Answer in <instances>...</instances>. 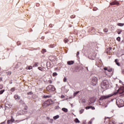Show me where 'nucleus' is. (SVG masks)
<instances>
[{
    "label": "nucleus",
    "mask_w": 124,
    "mask_h": 124,
    "mask_svg": "<svg viewBox=\"0 0 124 124\" xmlns=\"http://www.w3.org/2000/svg\"><path fill=\"white\" fill-rule=\"evenodd\" d=\"M118 26H119L120 27H123V26H124V23H118Z\"/></svg>",
    "instance_id": "nucleus-19"
},
{
    "label": "nucleus",
    "mask_w": 124,
    "mask_h": 124,
    "mask_svg": "<svg viewBox=\"0 0 124 124\" xmlns=\"http://www.w3.org/2000/svg\"><path fill=\"white\" fill-rule=\"evenodd\" d=\"M62 98H64V96L63 95H62L61 96Z\"/></svg>",
    "instance_id": "nucleus-52"
},
{
    "label": "nucleus",
    "mask_w": 124,
    "mask_h": 124,
    "mask_svg": "<svg viewBox=\"0 0 124 124\" xmlns=\"http://www.w3.org/2000/svg\"><path fill=\"white\" fill-rule=\"evenodd\" d=\"M92 85L93 86H95L97 84V78L96 77H94L92 78Z\"/></svg>",
    "instance_id": "nucleus-6"
},
{
    "label": "nucleus",
    "mask_w": 124,
    "mask_h": 124,
    "mask_svg": "<svg viewBox=\"0 0 124 124\" xmlns=\"http://www.w3.org/2000/svg\"><path fill=\"white\" fill-rule=\"evenodd\" d=\"M5 90H2L0 91V94H2L4 93Z\"/></svg>",
    "instance_id": "nucleus-20"
},
{
    "label": "nucleus",
    "mask_w": 124,
    "mask_h": 124,
    "mask_svg": "<svg viewBox=\"0 0 124 124\" xmlns=\"http://www.w3.org/2000/svg\"><path fill=\"white\" fill-rule=\"evenodd\" d=\"M104 70H108V68H107V67H104Z\"/></svg>",
    "instance_id": "nucleus-46"
},
{
    "label": "nucleus",
    "mask_w": 124,
    "mask_h": 124,
    "mask_svg": "<svg viewBox=\"0 0 124 124\" xmlns=\"http://www.w3.org/2000/svg\"><path fill=\"white\" fill-rule=\"evenodd\" d=\"M92 60H93V59H92Z\"/></svg>",
    "instance_id": "nucleus-64"
},
{
    "label": "nucleus",
    "mask_w": 124,
    "mask_h": 124,
    "mask_svg": "<svg viewBox=\"0 0 124 124\" xmlns=\"http://www.w3.org/2000/svg\"><path fill=\"white\" fill-rule=\"evenodd\" d=\"M79 91H77L76 92H75L74 93V96H76V95H77V94H78V93H79Z\"/></svg>",
    "instance_id": "nucleus-17"
},
{
    "label": "nucleus",
    "mask_w": 124,
    "mask_h": 124,
    "mask_svg": "<svg viewBox=\"0 0 124 124\" xmlns=\"http://www.w3.org/2000/svg\"><path fill=\"white\" fill-rule=\"evenodd\" d=\"M109 97H110V95H103V96H102L99 100H103L104 99H107L108 98H109Z\"/></svg>",
    "instance_id": "nucleus-7"
},
{
    "label": "nucleus",
    "mask_w": 124,
    "mask_h": 124,
    "mask_svg": "<svg viewBox=\"0 0 124 124\" xmlns=\"http://www.w3.org/2000/svg\"><path fill=\"white\" fill-rule=\"evenodd\" d=\"M28 69H29V70L31 69H32V66H30L28 67Z\"/></svg>",
    "instance_id": "nucleus-38"
},
{
    "label": "nucleus",
    "mask_w": 124,
    "mask_h": 124,
    "mask_svg": "<svg viewBox=\"0 0 124 124\" xmlns=\"http://www.w3.org/2000/svg\"><path fill=\"white\" fill-rule=\"evenodd\" d=\"M112 68L110 69H108V72H112Z\"/></svg>",
    "instance_id": "nucleus-33"
},
{
    "label": "nucleus",
    "mask_w": 124,
    "mask_h": 124,
    "mask_svg": "<svg viewBox=\"0 0 124 124\" xmlns=\"http://www.w3.org/2000/svg\"><path fill=\"white\" fill-rule=\"evenodd\" d=\"M75 122L76 123L79 124V123H80V121H79V119H78V118H76L75 120Z\"/></svg>",
    "instance_id": "nucleus-14"
},
{
    "label": "nucleus",
    "mask_w": 124,
    "mask_h": 124,
    "mask_svg": "<svg viewBox=\"0 0 124 124\" xmlns=\"http://www.w3.org/2000/svg\"><path fill=\"white\" fill-rule=\"evenodd\" d=\"M66 81H67V79H66V78L65 77L63 78V82H66Z\"/></svg>",
    "instance_id": "nucleus-39"
},
{
    "label": "nucleus",
    "mask_w": 124,
    "mask_h": 124,
    "mask_svg": "<svg viewBox=\"0 0 124 124\" xmlns=\"http://www.w3.org/2000/svg\"><path fill=\"white\" fill-rule=\"evenodd\" d=\"M51 97V95H44V98H50Z\"/></svg>",
    "instance_id": "nucleus-15"
},
{
    "label": "nucleus",
    "mask_w": 124,
    "mask_h": 124,
    "mask_svg": "<svg viewBox=\"0 0 124 124\" xmlns=\"http://www.w3.org/2000/svg\"><path fill=\"white\" fill-rule=\"evenodd\" d=\"M109 84V83L108 82V80H104L102 83H101V88H106L108 87V85Z\"/></svg>",
    "instance_id": "nucleus-3"
},
{
    "label": "nucleus",
    "mask_w": 124,
    "mask_h": 124,
    "mask_svg": "<svg viewBox=\"0 0 124 124\" xmlns=\"http://www.w3.org/2000/svg\"><path fill=\"white\" fill-rule=\"evenodd\" d=\"M62 91H63V92H65V93H67L69 91L68 89H66L65 87H62Z\"/></svg>",
    "instance_id": "nucleus-8"
},
{
    "label": "nucleus",
    "mask_w": 124,
    "mask_h": 124,
    "mask_svg": "<svg viewBox=\"0 0 124 124\" xmlns=\"http://www.w3.org/2000/svg\"><path fill=\"white\" fill-rule=\"evenodd\" d=\"M74 63V61H73L67 62V64H68V65H71L72 64H73Z\"/></svg>",
    "instance_id": "nucleus-10"
},
{
    "label": "nucleus",
    "mask_w": 124,
    "mask_h": 124,
    "mask_svg": "<svg viewBox=\"0 0 124 124\" xmlns=\"http://www.w3.org/2000/svg\"><path fill=\"white\" fill-rule=\"evenodd\" d=\"M11 122L12 123H13L14 122H15V120H14V119L13 118H12L11 120Z\"/></svg>",
    "instance_id": "nucleus-37"
},
{
    "label": "nucleus",
    "mask_w": 124,
    "mask_h": 124,
    "mask_svg": "<svg viewBox=\"0 0 124 124\" xmlns=\"http://www.w3.org/2000/svg\"><path fill=\"white\" fill-rule=\"evenodd\" d=\"M71 106L72 107H73V104H71Z\"/></svg>",
    "instance_id": "nucleus-56"
},
{
    "label": "nucleus",
    "mask_w": 124,
    "mask_h": 124,
    "mask_svg": "<svg viewBox=\"0 0 124 124\" xmlns=\"http://www.w3.org/2000/svg\"><path fill=\"white\" fill-rule=\"evenodd\" d=\"M38 68L39 70H41V71H42V68H41V67H39Z\"/></svg>",
    "instance_id": "nucleus-43"
},
{
    "label": "nucleus",
    "mask_w": 124,
    "mask_h": 124,
    "mask_svg": "<svg viewBox=\"0 0 124 124\" xmlns=\"http://www.w3.org/2000/svg\"><path fill=\"white\" fill-rule=\"evenodd\" d=\"M93 121V119H91V121L89 122L88 124H92Z\"/></svg>",
    "instance_id": "nucleus-28"
},
{
    "label": "nucleus",
    "mask_w": 124,
    "mask_h": 124,
    "mask_svg": "<svg viewBox=\"0 0 124 124\" xmlns=\"http://www.w3.org/2000/svg\"><path fill=\"white\" fill-rule=\"evenodd\" d=\"M86 69H87V70H89V69H88V67H86Z\"/></svg>",
    "instance_id": "nucleus-57"
},
{
    "label": "nucleus",
    "mask_w": 124,
    "mask_h": 124,
    "mask_svg": "<svg viewBox=\"0 0 124 124\" xmlns=\"http://www.w3.org/2000/svg\"><path fill=\"white\" fill-rule=\"evenodd\" d=\"M104 31L105 32H108V29H104Z\"/></svg>",
    "instance_id": "nucleus-29"
},
{
    "label": "nucleus",
    "mask_w": 124,
    "mask_h": 124,
    "mask_svg": "<svg viewBox=\"0 0 124 124\" xmlns=\"http://www.w3.org/2000/svg\"><path fill=\"white\" fill-rule=\"evenodd\" d=\"M90 108H91L92 110H94L95 109V108L93 106H90Z\"/></svg>",
    "instance_id": "nucleus-35"
},
{
    "label": "nucleus",
    "mask_w": 124,
    "mask_h": 124,
    "mask_svg": "<svg viewBox=\"0 0 124 124\" xmlns=\"http://www.w3.org/2000/svg\"><path fill=\"white\" fill-rule=\"evenodd\" d=\"M84 109H81V110H79V113L80 114H82L83 112H84Z\"/></svg>",
    "instance_id": "nucleus-22"
},
{
    "label": "nucleus",
    "mask_w": 124,
    "mask_h": 124,
    "mask_svg": "<svg viewBox=\"0 0 124 124\" xmlns=\"http://www.w3.org/2000/svg\"><path fill=\"white\" fill-rule=\"evenodd\" d=\"M107 105H106V106H105V108H107Z\"/></svg>",
    "instance_id": "nucleus-59"
},
{
    "label": "nucleus",
    "mask_w": 124,
    "mask_h": 124,
    "mask_svg": "<svg viewBox=\"0 0 124 124\" xmlns=\"http://www.w3.org/2000/svg\"><path fill=\"white\" fill-rule=\"evenodd\" d=\"M80 54V52H79V51H78L77 53V58H78V56H79Z\"/></svg>",
    "instance_id": "nucleus-41"
},
{
    "label": "nucleus",
    "mask_w": 124,
    "mask_h": 124,
    "mask_svg": "<svg viewBox=\"0 0 124 124\" xmlns=\"http://www.w3.org/2000/svg\"><path fill=\"white\" fill-rule=\"evenodd\" d=\"M2 81V78L0 77V82H1Z\"/></svg>",
    "instance_id": "nucleus-51"
},
{
    "label": "nucleus",
    "mask_w": 124,
    "mask_h": 124,
    "mask_svg": "<svg viewBox=\"0 0 124 124\" xmlns=\"http://www.w3.org/2000/svg\"><path fill=\"white\" fill-rule=\"evenodd\" d=\"M122 73H123V74H124V69L122 70Z\"/></svg>",
    "instance_id": "nucleus-54"
},
{
    "label": "nucleus",
    "mask_w": 124,
    "mask_h": 124,
    "mask_svg": "<svg viewBox=\"0 0 124 124\" xmlns=\"http://www.w3.org/2000/svg\"><path fill=\"white\" fill-rule=\"evenodd\" d=\"M122 31H123V30H120V31H118L117 33L118 34H121V32H122Z\"/></svg>",
    "instance_id": "nucleus-32"
},
{
    "label": "nucleus",
    "mask_w": 124,
    "mask_h": 124,
    "mask_svg": "<svg viewBox=\"0 0 124 124\" xmlns=\"http://www.w3.org/2000/svg\"><path fill=\"white\" fill-rule=\"evenodd\" d=\"M115 62L116 63L118 62V59H115Z\"/></svg>",
    "instance_id": "nucleus-49"
},
{
    "label": "nucleus",
    "mask_w": 124,
    "mask_h": 124,
    "mask_svg": "<svg viewBox=\"0 0 124 124\" xmlns=\"http://www.w3.org/2000/svg\"><path fill=\"white\" fill-rule=\"evenodd\" d=\"M116 40H117V41L120 42V41H121V37H117Z\"/></svg>",
    "instance_id": "nucleus-24"
},
{
    "label": "nucleus",
    "mask_w": 124,
    "mask_h": 124,
    "mask_svg": "<svg viewBox=\"0 0 124 124\" xmlns=\"http://www.w3.org/2000/svg\"><path fill=\"white\" fill-rule=\"evenodd\" d=\"M117 64V65H118V66H120L121 65L120 64V63H119L118 62L117 63H116Z\"/></svg>",
    "instance_id": "nucleus-47"
},
{
    "label": "nucleus",
    "mask_w": 124,
    "mask_h": 124,
    "mask_svg": "<svg viewBox=\"0 0 124 124\" xmlns=\"http://www.w3.org/2000/svg\"><path fill=\"white\" fill-rule=\"evenodd\" d=\"M41 52L42 54H44L45 53H46V49H43Z\"/></svg>",
    "instance_id": "nucleus-25"
},
{
    "label": "nucleus",
    "mask_w": 124,
    "mask_h": 124,
    "mask_svg": "<svg viewBox=\"0 0 124 124\" xmlns=\"http://www.w3.org/2000/svg\"><path fill=\"white\" fill-rule=\"evenodd\" d=\"M46 89L48 91V92H55L56 91V88H55V86L53 85H48Z\"/></svg>",
    "instance_id": "nucleus-2"
},
{
    "label": "nucleus",
    "mask_w": 124,
    "mask_h": 124,
    "mask_svg": "<svg viewBox=\"0 0 124 124\" xmlns=\"http://www.w3.org/2000/svg\"><path fill=\"white\" fill-rule=\"evenodd\" d=\"M68 41L67 40H66V39H64V42L65 43H67V42H68Z\"/></svg>",
    "instance_id": "nucleus-44"
},
{
    "label": "nucleus",
    "mask_w": 124,
    "mask_h": 124,
    "mask_svg": "<svg viewBox=\"0 0 124 124\" xmlns=\"http://www.w3.org/2000/svg\"><path fill=\"white\" fill-rule=\"evenodd\" d=\"M116 104L119 108L123 107L124 105V100L122 99H118L116 100Z\"/></svg>",
    "instance_id": "nucleus-1"
},
{
    "label": "nucleus",
    "mask_w": 124,
    "mask_h": 124,
    "mask_svg": "<svg viewBox=\"0 0 124 124\" xmlns=\"http://www.w3.org/2000/svg\"><path fill=\"white\" fill-rule=\"evenodd\" d=\"M11 92H14V91H15V88L14 87L11 88Z\"/></svg>",
    "instance_id": "nucleus-36"
},
{
    "label": "nucleus",
    "mask_w": 124,
    "mask_h": 124,
    "mask_svg": "<svg viewBox=\"0 0 124 124\" xmlns=\"http://www.w3.org/2000/svg\"><path fill=\"white\" fill-rule=\"evenodd\" d=\"M37 64H38V62L35 63L34 65H33V67H36L37 66Z\"/></svg>",
    "instance_id": "nucleus-27"
},
{
    "label": "nucleus",
    "mask_w": 124,
    "mask_h": 124,
    "mask_svg": "<svg viewBox=\"0 0 124 124\" xmlns=\"http://www.w3.org/2000/svg\"><path fill=\"white\" fill-rule=\"evenodd\" d=\"M10 84H12V82H10Z\"/></svg>",
    "instance_id": "nucleus-62"
},
{
    "label": "nucleus",
    "mask_w": 124,
    "mask_h": 124,
    "mask_svg": "<svg viewBox=\"0 0 124 124\" xmlns=\"http://www.w3.org/2000/svg\"><path fill=\"white\" fill-rule=\"evenodd\" d=\"M120 93L121 94V93H124V87H120L119 90L117 91V92L115 93V94H117V93Z\"/></svg>",
    "instance_id": "nucleus-5"
},
{
    "label": "nucleus",
    "mask_w": 124,
    "mask_h": 124,
    "mask_svg": "<svg viewBox=\"0 0 124 124\" xmlns=\"http://www.w3.org/2000/svg\"><path fill=\"white\" fill-rule=\"evenodd\" d=\"M97 8H96V7H94L93 8V11H96V10H97Z\"/></svg>",
    "instance_id": "nucleus-34"
},
{
    "label": "nucleus",
    "mask_w": 124,
    "mask_h": 124,
    "mask_svg": "<svg viewBox=\"0 0 124 124\" xmlns=\"http://www.w3.org/2000/svg\"><path fill=\"white\" fill-rule=\"evenodd\" d=\"M119 124H124V123H119Z\"/></svg>",
    "instance_id": "nucleus-60"
},
{
    "label": "nucleus",
    "mask_w": 124,
    "mask_h": 124,
    "mask_svg": "<svg viewBox=\"0 0 124 124\" xmlns=\"http://www.w3.org/2000/svg\"><path fill=\"white\" fill-rule=\"evenodd\" d=\"M82 103H86V100L85 99H83L81 100Z\"/></svg>",
    "instance_id": "nucleus-21"
},
{
    "label": "nucleus",
    "mask_w": 124,
    "mask_h": 124,
    "mask_svg": "<svg viewBox=\"0 0 124 124\" xmlns=\"http://www.w3.org/2000/svg\"><path fill=\"white\" fill-rule=\"evenodd\" d=\"M53 103V101L51 99H48L45 102L43 105V106H45V107H47V106H49Z\"/></svg>",
    "instance_id": "nucleus-4"
},
{
    "label": "nucleus",
    "mask_w": 124,
    "mask_h": 124,
    "mask_svg": "<svg viewBox=\"0 0 124 124\" xmlns=\"http://www.w3.org/2000/svg\"><path fill=\"white\" fill-rule=\"evenodd\" d=\"M93 30H94V28H93V27H92L90 28L89 31H93Z\"/></svg>",
    "instance_id": "nucleus-40"
},
{
    "label": "nucleus",
    "mask_w": 124,
    "mask_h": 124,
    "mask_svg": "<svg viewBox=\"0 0 124 124\" xmlns=\"http://www.w3.org/2000/svg\"><path fill=\"white\" fill-rule=\"evenodd\" d=\"M115 4H117L118 5L119 4V2H117L116 1H113V2L110 3V5H115Z\"/></svg>",
    "instance_id": "nucleus-9"
},
{
    "label": "nucleus",
    "mask_w": 124,
    "mask_h": 124,
    "mask_svg": "<svg viewBox=\"0 0 124 124\" xmlns=\"http://www.w3.org/2000/svg\"><path fill=\"white\" fill-rule=\"evenodd\" d=\"M3 88L2 84H0V90H1Z\"/></svg>",
    "instance_id": "nucleus-42"
},
{
    "label": "nucleus",
    "mask_w": 124,
    "mask_h": 124,
    "mask_svg": "<svg viewBox=\"0 0 124 124\" xmlns=\"http://www.w3.org/2000/svg\"><path fill=\"white\" fill-rule=\"evenodd\" d=\"M85 109H86V110H88L89 109H91V106H88V107H86L85 108Z\"/></svg>",
    "instance_id": "nucleus-30"
},
{
    "label": "nucleus",
    "mask_w": 124,
    "mask_h": 124,
    "mask_svg": "<svg viewBox=\"0 0 124 124\" xmlns=\"http://www.w3.org/2000/svg\"><path fill=\"white\" fill-rule=\"evenodd\" d=\"M58 76V73H57L56 72H54L52 74V76H53V77H55V76Z\"/></svg>",
    "instance_id": "nucleus-18"
},
{
    "label": "nucleus",
    "mask_w": 124,
    "mask_h": 124,
    "mask_svg": "<svg viewBox=\"0 0 124 124\" xmlns=\"http://www.w3.org/2000/svg\"><path fill=\"white\" fill-rule=\"evenodd\" d=\"M6 123V121H5L3 122H2L0 124H5Z\"/></svg>",
    "instance_id": "nucleus-45"
},
{
    "label": "nucleus",
    "mask_w": 124,
    "mask_h": 124,
    "mask_svg": "<svg viewBox=\"0 0 124 124\" xmlns=\"http://www.w3.org/2000/svg\"><path fill=\"white\" fill-rule=\"evenodd\" d=\"M6 74H8V75H11V71L6 72Z\"/></svg>",
    "instance_id": "nucleus-26"
},
{
    "label": "nucleus",
    "mask_w": 124,
    "mask_h": 124,
    "mask_svg": "<svg viewBox=\"0 0 124 124\" xmlns=\"http://www.w3.org/2000/svg\"><path fill=\"white\" fill-rule=\"evenodd\" d=\"M17 44L18 46L21 45V44H20V43H19V42H17Z\"/></svg>",
    "instance_id": "nucleus-53"
},
{
    "label": "nucleus",
    "mask_w": 124,
    "mask_h": 124,
    "mask_svg": "<svg viewBox=\"0 0 124 124\" xmlns=\"http://www.w3.org/2000/svg\"><path fill=\"white\" fill-rule=\"evenodd\" d=\"M14 98H15L16 100H17V99H20V96H19V95L16 94L14 96Z\"/></svg>",
    "instance_id": "nucleus-11"
},
{
    "label": "nucleus",
    "mask_w": 124,
    "mask_h": 124,
    "mask_svg": "<svg viewBox=\"0 0 124 124\" xmlns=\"http://www.w3.org/2000/svg\"><path fill=\"white\" fill-rule=\"evenodd\" d=\"M91 103H94V101H93V102H91Z\"/></svg>",
    "instance_id": "nucleus-58"
},
{
    "label": "nucleus",
    "mask_w": 124,
    "mask_h": 124,
    "mask_svg": "<svg viewBox=\"0 0 124 124\" xmlns=\"http://www.w3.org/2000/svg\"><path fill=\"white\" fill-rule=\"evenodd\" d=\"M62 110H63V112H65V113H67V111H68L67 108H62Z\"/></svg>",
    "instance_id": "nucleus-12"
},
{
    "label": "nucleus",
    "mask_w": 124,
    "mask_h": 124,
    "mask_svg": "<svg viewBox=\"0 0 124 124\" xmlns=\"http://www.w3.org/2000/svg\"><path fill=\"white\" fill-rule=\"evenodd\" d=\"M46 66L47 67H51V62H47V63H46Z\"/></svg>",
    "instance_id": "nucleus-13"
},
{
    "label": "nucleus",
    "mask_w": 124,
    "mask_h": 124,
    "mask_svg": "<svg viewBox=\"0 0 124 124\" xmlns=\"http://www.w3.org/2000/svg\"><path fill=\"white\" fill-rule=\"evenodd\" d=\"M107 119H109V117H107Z\"/></svg>",
    "instance_id": "nucleus-61"
},
{
    "label": "nucleus",
    "mask_w": 124,
    "mask_h": 124,
    "mask_svg": "<svg viewBox=\"0 0 124 124\" xmlns=\"http://www.w3.org/2000/svg\"><path fill=\"white\" fill-rule=\"evenodd\" d=\"M7 123L8 124H12V123L11 122V121L10 120H8L7 121Z\"/></svg>",
    "instance_id": "nucleus-23"
},
{
    "label": "nucleus",
    "mask_w": 124,
    "mask_h": 124,
    "mask_svg": "<svg viewBox=\"0 0 124 124\" xmlns=\"http://www.w3.org/2000/svg\"><path fill=\"white\" fill-rule=\"evenodd\" d=\"M109 124H115V123H114L113 122L112 123H111V122H109Z\"/></svg>",
    "instance_id": "nucleus-55"
},
{
    "label": "nucleus",
    "mask_w": 124,
    "mask_h": 124,
    "mask_svg": "<svg viewBox=\"0 0 124 124\" xmlns=\"http://www.w3.org/2000/svg\"><path fill=\"white\" fill-rule=\"evenodd\" d=\"M48 82H49V84H52V80H49L48 81Z\"/></svg>",
    "instance_id": "nucleus-48"
},
{
    "label": "nucleus",
    "mask_w": 124,
    "mask_h": 124,
    "mask_svg": "<svg viewBox=\"0 0 124 124\" xmlns=\"http://www.w3.org/2000/svg\"><path fill=\"white\" fill-rule=\"evenodd\" d=\"M59 118H60V116H59V115H56L55 116H54L53 119L54 120H57V119H59Z\"/></svg>",
    "instance_id": "nucleus-16"
},
{
    "label": "nucleus",
    "mask_w": 124,
    "mask_h": 124,
    "mask_svg": "<svg viewBox=\"0 0 124 124\" xmlns=\"http://www.w3.org/2000/svg\"><path fill=\"white\" fill-rule=\"evenodd\" d=\"M105 120H106V118H105Z\"/></svg>",
    "instance_id": "nucleus-63"
},
{
    "label": "nucleus",
    "mask_w": 124,
    "mask_h": 124,
    "mask_svg": "<svg viewBox=\"0 0 124 124\" xmlns=\"http://www.w3.org/2000/svg\"><path fill=\"white\" fill-rule=\"evenodd\" d=\"M75 16H76L75 15H72L70 16V18H71V19H73L75 17Z\"/></svg>",
    "instance_id": "nucleus-31"
},
{
    "label": "nucleus",
    "mask_w": 124,
    "mask_h": 124,
    "mask_svg": "<svg viewBox=\"0 0 124 124\" xmlns=\"http://www.w3.org/2000/svg\"><path fill=\"white\" fill-rule=\"evenodd\" d=\"M28 94H29V95L31 94V92H28Z\"/></svg>",
    "instance_id": "nucleus-50"
}]
</instances>
